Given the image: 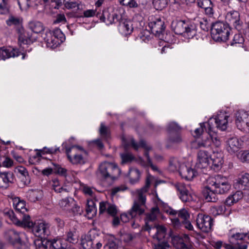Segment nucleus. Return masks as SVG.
<instances>
[{
	"instance_id": "obj_1",
	"label": "nucleus",
	"mask_w": 249,
	"mask_h": 249,
	"mask_svg": "<svg viewBox=\"0 0 249 249\" xmlns=\"http://www.w3.org/2000/svg\"><path fill=\"white\" fill-rule=\"evenodd\" d=\"M231 188L228 179L221 175H217L208 178L202 190L204 198L207 202H216L217 195L227 193Z\"/></svg>"
},
{
	"instance_id": "obj_2",
	"label": "nucleus",
	"mask_w": 249,
	"mask_h": 249,
	"mask_svg": "<svg viewBox=\"0 0 249 249\" xmlns=\"http://www.w3.org/2000/svg\"><path fill=\"white\" fill-rule=\"evenodd\" d=\"M153 179L152 176L147 175L145 186L141 189L137 190V199L134 202L131 209L129 211V215L131 218H134L138 215H142L144 213L146 194L148 191Z\"/></svg>"
},
{
	"instance_id": "obj_3",
	"label": "nucleus",
	"mask_w": 249,
	"mask_h": 249,
	"mask_svg": "<svg viewBox=\"0 0 249 249\" xmlns=\"http://www.w3.org/2000/svg\"><path fill=\"white\" fill-rule=\"evenodd\" d=\"M123 143L125 148H126L128 146H131L135 150H138V148L140 147H142L145 149L147 151L144 152V155L146 158L147 162H145L144 161H143L142 158L140 157L138 161V163H140L142 166H143L149 165L153 170H158L157 167L152 164V161L149 156V153L147 151L151 149V147L146 145L145 141L141 140L140 143H138L135 141L132 137H130L128 140L123 139Z\"/></svg>"
},
{
	"instance_id": "obj_4",
	"label": "nucleus",
	"mask_w": 249,
	"mask_h": 249,
	"mask_svg": "<svg viewBox=\"0 0 249 249\" xmlns=\"http://www.w3.org/2000/svg\"><path fill=\"white\" fill-rule=\"evenodd\" d=\"M97 173L103 179L113 180L119 176L120 170L116 164L104 161L100 164Z\"/></svg>"
},
{
	"instance_id": "obj_5",
	"label": "nucleus",
	"mask_w": 249,
	"mask_h": 249,
	"mask_svg": "<svg viewBox=\"0 0 249 249\" xmlns=\"http://www.w3.org/2000/svg\"><path fill=\"white\" fill-rule=\"evenodd\" d=\"M172 27L176 34L181 35L188 39L192 38L196 34L194 24L184 20L173 21Z\"/></svg>"
},
{
	"instance_id": "obj_6",
	"label": "nucleus",
	"mask_w": 249,
	"mask_h": 249,
	"mask_svg": "<svg viewBox=\"0 0 249 249\" xmlns=\"http://www.w3.org/2000/svg\"><path fill=\"white\" fill-rule=\"evenodd\" d=\"M231 29L227 23L223 22H216L212 25V36L216 41H227L230 34Z\"/></svg>"
},
{
	"instance_id": "obj_7",
	"label": "nucleus",
	"mask_w": 249,
	"mask_h": 249,
	"mask_svg": "<svg viewBox=\"0 0 249 249\" xmlns=\"http://www.w3.org/2000/svg\"><path fill=\"white\" fill-rule=\"evenodd\" d=\"M66 152L69 161L73 164H83L86 161V152L79 146L73 145L66 148Z\"/></svg>"
},
{
	"instance_id": "obj_8",
	"label": "nucleus",
	"mask_w": 249,
	"mask_h": 249,
	"mask_svg": "<svg viewBox=\"0 0 249 249\" xmlns=\"http://www.w3.org/2000/svg\"><path fill=\"white\" fill-rule=\"evenodd\" d=\"M228 114L224 111L219 112L214 118L209 119L207 125H209L208 133L215 132V128L221 130H225L227 128Z\"/></svg>"
},
{
	"instance_id": "obj_9",
	"label": "nucleus",
	"mask_w": 249,
	"mask_h": 249,
	"mask_svg": "<svg viewBox=\"0 0 249 249\" xmlns=\"http://www.w3.org/2000/svg\"><path fill=\"white\" fill-rule=\"evenodd\" d=\"M42 37L46 44L47 48L50 49L55 48L62 42L64 35L59 29H55L53 32L47 31L45 33L42 35Z\"/></svg>"
},
{
	"instance_id": "obj_10",
	"label": "nucleus",
	"mask_w": 249,
	"mask_h": 249,
	"mask_svg": "<svg viewBox=\"0 0 249 249\" xmlns=\"http://www.w3.org/2000/svg\"><path fill=\"white\" fill-rule=\"evenodd\" d=\"M4 215L6 218H8L15 225L28 228H31L34 223L31 220V217L28 214H20L22 216V220H20L15 215L14 212L11 210H5Z\"/></svg>"
},
{
	"instance_id": "obj_11",
	"label": "nucleus",
	"mask_w": 249,
	"mask_h": 249,
	"mask_svg": "<svg viewBox=\"0 0 249 249\" xmlns=\"http://www.w3.org/2000/svg\"><path fill=\"white\" fill-rule=\"evenodd\" d=\"M235 123L238 128L242 131L249 132V115L244 110H239L235 114Z\"/></svg>"
},
{
	"instance_id": "obj_12",
	"label": "nucleus",
	"mask_w": 249,
	"mask_h": 249,
	"mask_svg": "<svg viewBox=\"0 0 249 249\" xmlns=\"http://www.w3.org/2000/svg\"><path fill=\"white\" fill-rule=\"evenodd\" d=\"M196 224L202 231L208 232L211 230L213 225V219L208 215L199 213L196 218Z\"/></svg>"
},
{
	"instance_id": "obj_13",
	"label": "nucleus",
	"mask_w": 249,
	"mask_h": 249,
	"mask_svg": "<svg viewBox=\"0 0 249 249\" xmlns=\"http://www.w3.org/2000/svg\"><path fill=\"white\" fill-rule=\"evenodd\" d=\"M33 233L37 237L43 238L50 234L49 226L44 221H38L32 227Z\"/></svg>"
},
{
	"instance_id": "obj_14",
	"label": "nucleus",
	"mask_w": 249,
	"mask_h": 249,
	"mask_svg": "<svg viewBox=\"0 0 249 249\" xmlns=\"http://www.w3.org/2000/svg\"><path fill=\"white\" fill-rule=\"evenodd\" d=\"M97 17L107 25H110L118 20V16L112 9H106L102 14L97 13Z\"/></svg>"
},
{
	"instance_id": "obj_15",
	"label": "nucleus",
	"mask_w": 249,
	"mask_h": 249,
	"mask_svg": "<svg viewBox=\"0 0 249 249\" xmlns=\"http://www.w3.org/2000/svg\"><path fill=\"white\" fill-rule=\"evenodd\" d=\"M211 155L206 150H200L197 152L196 166L198 168H206L210 165Z\"/></svg>"
},
{
	"instance_id": "obj_16",
	"label": "nucleus",
	"mask_w": 249,
	"mask_h": 249,
	"mask_svg": "<svg viewBox=\"0 0 249 249\" xmlns=\"http://www.w3.org/2000/svg\"><path fill=\"white\" fill-rule=\"evenodd\" d=\"M172 242L177 249H190V239L188 235L174 236L172 239Z\"/></svg>"
},
{
	"instance_id": "obj_17",
	"label": "nucleus",
	"mask_w": 249,
	"mask_h": 249,
	"mask_svg": "<svg viewBox=\"0 0 249 249\" xmlns=\"http://www.w3.org/2000/svg\"><path fill=\"white\" fill-rule=\"evenodd\" d=\"M225 18L227 22L232 24L236 29H241L242 21L240 20V14L236 11H231L227 13Z\"/></svg>"
},
{
	"instance_id": "obj_18",
	"label": "nucleus",
	"mask_w": 249,
	"mask_h": 249,
	"mask_svg": "<svg viewBox=\"0 0 249 249\" xmlns=\"http://www.w3.org/2000/svg\"><path fill=\"white\" fill-rule=\"evenodd\" d=\"M175 187L179 193L180 199L183 202L189 201L192 199L191 194L189 192V186H186L183 183H177Z\"/></svg>"
},
{
	"instance_id": "obj_19",
	"label": "nucleus",
	"mask_w": 249,
	"mask_h": 249,
	"mask_svg": "<svg viewBox=\"0 0 249 249\" xmlns=\"http://www.w3.org/2000/svg\"><path fill=\"white\" fill-rule=\"evenodd\" d=\"M242 142L236 137H231L226 141V148L231 154H233L238 151L241 148Z\"/></svg>"
},
{
	"instance_id": "obj_20",
	"label": "nucleus",
	"mask_w": 249,
	"mask_h": 249,
	"mask_svg": "<svg viewBox=\"0 0 249 249\" xmlns=\"http://www.w3.org/2000/svg\"><path fill=\"white\" fill-rule=\"evenodd\" d=\"M152 34L159 35L162 33L165 29L164 23L160 18H156L150 21L148 24Z\"/></svg>"
},
{
	"instance_id": "obj_21",
	"label": "nucleus",
	"mask_w": 249,
	"mask_h": 249,
	"mask_svg": "<svg viewBox=\"0 0 249 249\" xmlns=\"http://www.w3.org/2000/svg\"><path fill=\"white\" fill-rule=\"evenodd\" d=\"M249 186V174L244 173L235 180L233 186L235 189L246 190Z\"/></svg>"
},
{
	"instance_id": "obj_22",
	"label": "nucleus",
	"mask_w": 249,
	"mask_h": 249,
	"mask_svg": "<svg viewBox=\"0 0 249 249\" xmlns=\"http://www.w3.org/2000/svg\"><path fill=\"white\" fill-rule=\"evenodd\" d=\"M19 55L18 51L12 47L0 48V60H5L10 57H15Z\"/></svg>"
},
{
	"instance_id": "obj_23",
	"label": "nucleus",
	"mask_w": 249,
	"mask_h": 249,
	"mask_svg": "<svg viewBox=\"0 0 249 249\" xmlns=\"http://www.w3.org/2000/svg\"><path fill=\"white\" fill-rule=\"evenodd\" d=\"M160 214V210L158 207H155L151 209V211L146 214L145 218L146 230L148 231L152 228V225L150 224L151 222L155 221L158 215Z\"/></svg>"
},
{
	"instance_id": "obj_24",
	"label": "nucleus",
	"mask_w": 249,
	"mask_h": 249,
	"mask_svg": "<svg viewBox=\"0 0 249 249\" xmlns=\"http://www.w3.org/2000/svg\"><path fill=\"white\" fill-rule=\"evenodd\" d=\"M179 173L182 178L190 180L194 177L196 172L191 167L182 164L179 168Z\"/></svg>"
},
{
	"instance_id": "obj_25",
	"label": "nucleus",
	"mask_w": 249,
	"mask_h": 249,
	"mask_svg": "<svg viewBox=\"0 0 249 249\" xmlns=\"http://www.w3.org/2000/svg\"><path fill=\"white\" fill-rule=\"evenodd\" d=\"M132 21L129 20L122 19L120 22L119 31L120 33L124 35H130L133 31V27Z\"/></svg>"
},
{
	"instance_id": "obj_26",
	"label": "nucleus",
	"mask_w": 249,
	"mask_h": 249,
	"mask_svg": "<svg viewBox=\"0 0 249 249\" xmlns=\"http://www.w3.org/2000/svg\"><path fill=\"white\" fill-rule=\"evenodd\" d=\"M209 137L200 140H196L193 142L192 143V146L194 148H208L212 144L213 140L211 138V132L208 133Z\"/></svg>"
},
{
	"instance_id": "obj_27",
	"label": "nucleus",
	"mask_w": 249,
	"mask_h": 249,
	"mask_svg": "<svg viewBox=\"0 0 249 249\" xmlns=\"http://www.w3.org/2000/svg\"><path fill=\"white\" fill-rule=\"evenodd\" d=\"M5 236L6 239L13 245L16 244H21L20 233L14 230H8L5 232Z\"/></svg>"
},
{
	"instance_id": "obj_28",
	"label": "nucleus",
	"mask_w": 249,
	"mask_h": 249,
	"mask_svg": "<svg viewBox=\"0 0 249 249\" xmlns=\"http://www.w3.org/2000/svg\"><path fill=\"white\" fill-rule=\"evenodd\" d=\"M166 212L170 216H174L178 215L184 221H186L190 217L187 211L185 209H182L179 211H176L171 208H169L166 210Z\"/></svg>"
},
{
	"instance_id": "obj_29",
	"label": "nucleus",
	"mask_w": 249,
	"mask_h": 249,
	"mask_svg": "<svg viewBox=\"0 0 249 249\" xmlns=\"http://www.w3.org/2000/svg\"><path fill=\"white\" fill-rule=\"evenodd\" d=\"M197 5L204 9L206 15L211 16L213 15V3L211 0H197Z\"/></svg>"
},
{
	"instance_id": "obj_30",
	"label": "nucleus",
	"mask_w": 249,
	"mask_h": 249,
	"mask_svg": "<svg viewBox=\"0 0 249 249\" xmlns=\"http://www.w3.org/2000/svg\"><path fill=\"white\" fill-rule=\"evenodd\" d=\"M212 161L211 167L213 170H218L221 167L223 163L222 156L219 152L213 153L211 155L210 161Z\"/></svg>"
},
{
	"instance_id": "obj_31",
	"label": "nucleus",
	"mask_w": 249,
	"mask_h": 249,
	"mask_svg": "<svg viewBox=\"0 0 249 249\" xmlns=\"http://www.w3.org/2000/svg\"><path fill=\"white\" fill-rule=\"evenodd\" d=\"M141 172L137 168H131L129 170L127 177L129 181L131 184H135L138 183L141 178Z\"/></svg>"
},
{
	"instance_id": "obj_32",
	"label": "nucleus",
	"mask_w": 249,
	"mask_h": 249,
	"mask_svg": "<svg viewBox=\"0 0 249 249\" xmlns=\"http://www.w3.org/2000/svg\"><path fill=\"white\" fill-rule=\"evenodd\" d=\"M243 197V192L237 191L235 193L228 196L225 200V204L231 206L237 203Z\"/></svg>"
},
{
	"instance_id": "obj_33",
	"label": "nucleus",
	"mask_w": 249,
	"mask_h": 249,
	"mask_svg": "<svg viewBox=\"0 0 249 249\" xmlns=\"http://www.w3.org/2000/svg\"><path fill=\"white\" fill-rule=\"evenodd\" d=\"M13 181V174L11 172L0 173V187L6 188L9 182Z\"/></svg>"
},
{
	"instance_id": "obj_34",
	"label": "nucleus",
	"mask_w": 249,
	"mask_h": 249,
	"mask_svg": "<svg viewBox=\"0 0 249 249\" xmlns=\"http://www.w3.org/2000/svg\"><path fill=\"white\" fill-rule=\"evenodd\" d=\"M13 205L19 214H24L27 212L25 202L20 200L19 198H15L13 200Z\"/></svg>"
},
{
	"instance_id": "obj_35",
	"label": "nucleus",
	"mask_w": 249,
	"mask_h": 249,
	"mask_svg": "<svg viewBox=\"0 0 249 249\" xmlns=\"http://www.w3.org/2000/svg\"><path fill=\"white\" fill-rule=\"evenodd\" d=\"M49 241L51 244L52 249H66L69 247V245L64 242L63 239H53L51 240H49Z\"/></svg>"
},
{
	"instance_id": "obj_36",
	"label": "nucleus",
	"mask_w": 249,
	"mask_h": 249,
	"mask_svg": "<svg viewBox=\"0 0 249 249\" xmlns=\"http://www.w3.org/2000/svg\"><path fill=\"white\" fill-rule=\"evenodd\" d=\"M35 40L29 34L26 32H20L18 36V42L20 45L22 44H30Z\"/></svg>"
},
{
	"instance_id": "obj_37",
	"label": "nucleus",
	"mask_w": 249,
	"mask_h": 249,
	"mask_svg": "<svg viewBox=\"0 0 249 249\" xmlns=\"http://www.w3.org/2000/svg\"><path fill=\"white\" fill-rule=\"evenodd\" d=\"M74 200L71 197H66L60 200L59 202V206L67 212L70 211V208L74 204Z\"/></svg>"
},
{
	"instance_id": "obj_38",
	"label": "nucleus",
	"mask_w": 249,
	"mask_h": 249,
	"mask_svg": "<svg viewBox=\"0 0 249 249\" xmlns=\"http://www.w3.org/2000/svg\"><path fill=\"white\" fill-rule=\"evenodd\" d=\"M86 210L87 216L89 218H91L96 215L97 213V208L93 200H88Z\"/></svg>"
},
{
	"instance_id": "obj_39",
	"label": "nucleus",
	"mask_w": 249,
	"mask_h": 249,
	"mask_svg": "<svg viewBox=\"0 0 249 249\" xmlns=\"http://www.w3.org/2000/svg\"><path fill=\"white\" fill-rule=\"evenodd\" d=\"M29 200L31 202H35L39 200L42 196V192L38 190H29L27 194Z\"/></svg>"
},
{
	"instance_id": "obj_40",
	"label": "nucleus",
	"mask_w": 249,
	"mask_h": 249,
	"mask_svg": "<svg viewBox=\"0 0 249 249\" xmlns=\"http://www.w3.org/2000/svg\"><path fill=\"white\" fill-rule=\"evenodd\" d=\"M29 28L35 33H39L44 30L42 23L38 21H32L29 23Z\"/></svg>"
},
{
	"instance_id": "obj_41",
	"label": "nucleus",
	"mask_w": 249,
	"mask_h": 249,
	"mask_svg": "<svg viewBox=\"0 0 249 249\" xmlns=\"http://www.w3.org/2000/svg\"><path fill=\"white\" fill-rule=\"evenodd\" d=\"M156 229V232L154 235V238H157V240L160 241L164 238L166 235V228L161 225H157L155 226Z\"/></svg>"
},
{
	"instance_id": "obj_42",
	"label": "nucleus",
	"mask_w": 249,
	"mask_h": 249,
	"mask_svg": "<svg viewBox=\"0 0 249 249\" xmlns=\"http://www.w3.org/2000/svg\"><path fill=\"white\" fill-rule=\"evenodd\" d=\"M181 165L182 164H181L178 158H172L170 160L169 168L171 171H179Z\"/></svg>"
},
{
	"instance_id": "obj_43",
	"label": "nucleus",
	"mask_w": 249,
	"mask_h": 249,
	"mask_svg": "<svg viewBox=\"0 0 249 249\" xmlns=\"http://www.w3.org/2000/svg\"><path fill=\"white\" fill-rule=\"evenodd\" d=\"M64 4L65 7L68 9H72L77 8L80 9V2L78 0H64Z\"/></svg>"
},
{
	"instance_id": "obj_44",
	"label": "nucleus",
	"mask_w": 249,
	"mask_h": 249,
	"mask_svg": "<svg viewBox=\"0 0 249 249\" xmlns=\"http://www.w3.org/2000/svg\"><path fill=\"white\" fill-rule=\"evenodd\" d=\"M36 249H52L49 240H39L35 242Z\"/></svg>"
},
{
	"instance_id": "obj_45",
	"label": "nucleus",
	"mask_w": 249,
	"mask_h": 249,
	"mask_svg": "<svg viewBox=\"0 0 249 249\" xmlns=\"http://www.w3.org/2000/svg\"><path fill=\"white\" fill-rule=\"evenodd\" d=\"M6 22L7 24L10 26H19L21 24L22 19L19 17L10 15Z\"/></svg>"
},
{
	"instance_id": "obj_46",
	"label": "nucleus",
	"mask_w": 249,
	"mask_h": 249,
	"mask_svg": "<svg viewBox=\"0 0 249 249\" xmlns=\"http://www.w3.org/2000/svg\"><path fill=\"white\" fill-rule=\"evenodd\" d=\"M208 123H203L200 124V127L197 128L195 130V137L200 136L203 132L205 130L208 133L209 125H207Z\"/></svg>"
},
{
	"instance_id": "obj_47",
	"label": "nucleus",
	"mask_w": 249,
	"mask_h": 249,
	"mask_svg": "<svg viewBox=\"0 0 249 249\" xmlns=\"http://www.w3.org/2000/svg\"><path fill=\"white\" fill-rule=\"evenodd\" d=\"M53 187L54 191L59 193H67L69 190L66 187H62L59 185L58 181L57 180L53 181Z\"/></svg>"
},
{
	"instance_id": "obj_48",
	"label": "nucleus",
	"mask_w": 249,
	"mask_h": 249,
	"mask_svg": "<svg viewBox=\"0 0 249 249\" xmlns=\"http://www.w3.org/2000/svg\"><path fill=\"white\" fill-rule=\"evenodd\" d=\"M151 38L150 34L148 31H143L137 38L138 41L147 42Z\"/></svg>"
},
{
	"instance_id": "obj_49",
	"label": "nucleus",
	"mask_w": 249,
	"mask_h": 249,
	"mask_svg": "<svg viewBox=\"0 0 249 249\" xmlns=\"http://www.w3.org/2000/svg\"><path fill=\"white\" fill-rule=\"evenodd\" d=\"M168 142L171 144L178 143L182 142V138L178 132L170 134Z\"/></svg>"
},
{
	"instance_id": "obj_50",
	"label": "nucleus",
	"mask_w": 249,
	"mask_h": 249,
	"mask_svg": "<svg viewBox=\"0 0 249 249\" xmlns=\"http://www.w3.org/2000/svg\"><path fill=\"white\" fill-rule=\"evenodd\" d=\"M153 4L156 9L161 10L165 8L167 4V0H153Z\"/></svg>"
},
{
	"instance_id": "obj_51",
	"label": "nucleus",
	"mask_w": 249,
	"mask_h": 249,
	"mask_svg": "<svg viewBox=\"0 0 249 249\" xmlns=\"http://www.w3.org/2000/svg\"><path fill=\"white\" fill-rule=\"evenodd\" d=\"M84 249H90L93 247V242L89 237L82 238L81 243Z\"/></svg>"
},
{
	"instance_id": "obj_52",
	"label": "nucleus",
	"mask_w": 249,
	"mask_h": 249,
	"mask_svg": "<svg viewBox=\"0 0 249 249\" xmlns=\"http://www.w3.org/2000/svg\"><path fill=\"white\" fill-rule=\"evenodd\" d=\"M167 129L170 134L178 133L180 130L181 127L176 122H173L169 124Z\"/></svg>"
},
{
	"instance_id": "obj_53",
	"label": "nucleus",
	"mask_w": 249,
	"mask_h": 249,
	"mask_svg": "<svg viewBox=\"0 0 249 249\" xmlns=\"http://www.w3.org/2000/svg\"><path fill=\"white\" fill-rule=\"evenodd\" d=\"M9 0H0V14H5L9 12Z\"/></svg>"
},
{
	"instance_id": "obj_54",
	"label": "nucleus",
	"mask_w": 249,
	"mask_h": 249,
	"mask_svg": "<svg viewBox=\"0 0 249 249\" xmlns=\"http://www.w3.org/2000/svg\"><path fill=\"white\" fill-rule=\"evenodd\" d=\"M64 242L66 241L70 243L74 244L77 242V238L75 234V232L69 231L67 234L66 238L64 239Z\"/></svg>"
},
{
	"instance_id": "obj_55",
	"label": "nucleus",
	"mask_w": 249,
	"mask_h": 249,
	"mask_svg": "<svg viewBox=\"0 0 249 249\" xmlns=\"http://www.w3.org/2000/svg\"><path fill=\"white\" fill-rule=\"evenodd\" d=\"M226 210V207L224 205H219L217 206L213 207L211 211L213 214L215 215L223 214Z\"/></svg>"
},
{
	"instance_id": "obj_56",
	"label": "nucleus",
	"mask_w": 249,
	"mask_h": 249,
	"mask_svg": "<svg viewBox=\"0 0 249 249\" xmlns=\"http://www.w3.org/2000/svg\"><path fill=\"white\" fill-rule=\"evenodd\" d=\"M99 131L101 136L103 138L107 139L109 137V128L106 126L103 123L101 124Z\"/></svg>"
},
{
	"instance_id": "obj_57",
	"label": "nucleus",
	"mask_w": 249,
	"mask_h": 249,
	"mask_svg": "<svg viewBox=\"0 0 249 249\" xmlns=\"http://www.w3.org/2000/svg\"><path fill=\"white\" fill-rule=\"evenodd\" d=\"M247 236V233L236 232L231 235L230 240L231 242H234V241H241Z\"/></svg>"
},
{
	"instance_id": "obj_58",
	"label": "nucleus",
	"mask_w": 249,
	"mask_h": 249,
	"mask_svg": "<svg viewBox=\"0 0 249 249\" xmlns=\"http://www.w3.org/2000/svg\"><path fill=\"white\" fill-rule=\"evenodd\" d=\"M238 158L242 162L249 163V151H241L238 155Z\"/></svg>"
},
{
	"instance_id": "obj_59",
	"label": "nucleus",
	"mask_w": 249,
	"mask_h": 249,
	"mask_svg": "<svg viewBox=\"0 0 249 249\" xmlns=\"http://www.w3.org/2000/svg\"><path fill=\"white\" fill-rule=\"evenodd\" d=\"M122 163L131 162L135 160V157L130 153H124L121 155Z\"/></svg>"
},
{
	"instance_id": "obj_60",
	"label": "nucleus",
	"mask_w": 249,
	"mask_h": 249,
	"mask_svg": "<svg viewBox=\"0 0 249 249\" xmlns=\"http://www.w3.org/2000/svg\"><path fill=\"white\" fill-rule=\"evenodd\" d=\"M68 212L73 215H75L81 214L82 212V210L79 206H77L74 202V204L70 208V211H68Z\"/></svg>"
},
{
	"instance_id": "obj_61",
	"label": "nucleus",
	"mask_w": 249,
	"mask_h": 249,
	"mask_svg": "<svg viewBox=\"0 0 249 249\" xmlns=\"http://www.w3.org/2000/svg\"><path fill=\"white\" fill-rule=\"evenodd\" d=\"M199 25L202 30L204 31H208L209 29L211 27L212 25L209 24L207 19L202 18L199 21Z\"/></svg>"
},
{
	"instance_id": "obj_62",
	"label": "nucleus",
	"mask_w": 249,
	"mask_h": 249,
	"mask_svg": "<svg viewBox=\"0 0 249 249\" xmlns=\"http://www.w3.org/2000/svg\"><path fill=\"white\" fill-rule=\"evenodd\" d=\"M18 3L22 11L26 10L29 7L28 0H18Z\"/></svg>"
},
{
	"instance_id": "obj_63",
	"label": "nucleus",
	"mask_w": 249,
	"mask_h": 249,
	"mask_svg": "<svg viewBox=\"0 0 249 249\" xmlns=\"http://www.w3.org/2000/svg\"><path fill=\"white\" fill-rule=\"evenodd\" d=\"M98 13L97 11V9H89L86 10L83 13V15L84 17L86 18H90L93 17L94 16H97V13Z\"/></svg>"
},
{
	"instance_id": "obj_64",
	"label": "nucleus",
	"mask_w": 249,
	"mask_h": 249,
	"mask_svg": "<svg viewBox=\"0 0 249 249\" xmlns=\"http://www.w3.org/2000/svg\"><path fill=\"white\" fill-rule=\"evenodd\" d=\"M107 212L109 214L113 216H115L117 213L116 207L114 205L109 203L107 209Z\"/></svg>"
}]
</instances>
